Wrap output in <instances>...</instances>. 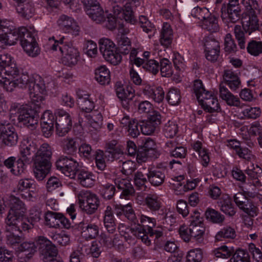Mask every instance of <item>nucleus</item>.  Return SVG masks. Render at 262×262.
<instances>
[{
    "instance_id": "6ab92c4d",
    "label": "nucleus",
    "mask_w": 262,
    "mask_h": 262,
    "mask_svg": "<svg viewBox=\"0 0 262 262\" xmlns=\"http://www.w3.org/2000/svg\"><path fill=\"white\" fill-rule=\"evenodd\" d=\"M115 184L118 189L122 191L121 197L125 198L132 195L135 192V190L130 181L126 179L121 178H116Z\"/></svg>"
},
{
    "instance_id": "bb28decb",
    "label": "nucleus",
    "mask_w": 262,
    "mask_h": 262,
    "mask_svg": "<svg viewBox=\"0 0 262 262\" xmlns=\"http://www.w3.org/2000/svg\"><path fill=\"white\" fill-rule=\"evenodd\" d=\"M145 204L152 212L160 210L162 206L161 198L156 193H149L145 199Z\"/></svg>"
},
{
    "instance_id": "a878e982",
    "label": "nucleus",
    "mask_w": 262,
    "mask_h": 262,
    "mask_svg": "<svg viewBox=\"0 0 262 262\" xmlns=\"http://www.w3.org/2000/svg\"><path fill=\"white\" fill-rule=\"evenodd\" d=\"M172 30L170 25L167 23H164L160 38L161 45L165 48H168L172 42Z\"/></svg>"
},
{
    "instance_id": "338daca9",
    "label": "nucleus",
    "mask_w": 262,
    "mask_h": 262,
    "mask_svg": "<svg viewBox=\"0 0 262 262\" xmlns=\"http://www.w3.org/2000/svg\"><path fill=\"white\" fill-rule=\"evenodd\" d=\"M144 69L156 75L159 70V63L154 59H150L149 61H146L144 64Z\"/></svg>"
},
{
    "instance_id": "49530a36",
    "label": "nucleus",
    "mask_w": 262,
    "mask_h": 262,
    "mask_svg": "<svg viewBox=\"0 0 262 262\" xmlns=\"http://www.w3.org/2000/svg\"><path fill=\"white\" fill-rule=\"evenodd\" d=\"M234 252V250L226 246H223L214 249L213 251L214 255L218 258H228Z\"/></svg>"
},
{
    "instance_id": "4c0bfd02",
    "label": "nucleus",
    "mask_w": 262,
    "mask_h": 262,
    "mask_svg": "<svg viewBox=\"0 0 262 262\" xmlns=\"http://www.w3.org/2000/svg\"><path fill=\"white\" fill-rule=\"evenodd\" d=\"M67 162L63 173L71 179L75 178L76 172H78L79 163L72 158H69Z\"/></svg>"
},
{
    "instance_id": "1a4fd4ad",
    "label": "nucleus",
    "mask_w": 262,
    "mask_h": 262,
    "mask_svg": "<svg viewBox=\"0 0 262 262\" xmlns=\"http://www.w3.org/2000/svg\"><path fill=\"white\" fill-rule=\"evenodd\" d=\"M80 209L88 214L94 213L97 210L100 201L98 197L89 191H82L78 195Z\"/></svg>"
},
{
    "instance_id": "f3484780",
    "label": "nucleus",
    "mask_w": 262,
    "mask_h": 262,
    "mask_svg": "<svg viewBox=\"0 0 262 262\" xmlns=\"http://www.w3.org/2000/svg\"><path fill=\"white\" fill-rule=\"evenodd\" d=\"M242 28L245 33L251 35L259 29V20L256 13H246L243 23Z\"/></svg>"
},
{
    "instance_id": "680f3d73",
    "label": "nucleus",
    "mask_w": 262,
    "mask_h": 262,
    "mask_svg": "<svg viewBox=\"0 0 262 262\" xmlns=\"http://www.w3.org/2000/svg\"><path fill=\"white\" fill-rule=\"evenodd\" d=\"M134 182L136 186L139 189L145 190L146 188L145 183H147L146 177L141 171H137L134 176Z\"/></svg>"
},
{
    "instance_id": "7c9ffc66",
    "label": "nucleus",
    "mask_w": 262,
    "mask_h": 262,
    "mask_svg": "<svg viewBox=\"0 0 262 262\" xmlns=\"http://www.w3.org/2000/svg\"><path fill=\"white\" fill-rule=\"evenodd\" d=\"M86 14L94 21L97 24L103 22L106 18L103 10L100 6H95V7L86 10Z\"/></svg>"
},
{
    "instance_id": "e2e57ef3",
    "label": "nucleus",
    "mask_w": 262,
    "mask_h": 262,
    "mask_svg": "<svg viewBox=\"0 0 262 262\" xmlns=\"http://www.w3.org/2000/svg\"><path fill=\"white\" fill-rule=\"evenodd\" d=\"M103 56L107 61L113 65H117L121 62L122 59L121 55L117 53L115 50L111 51L108 54H105Z\"/></svg>"
},
{
    "instance_id": "72a5a7b5",
    "label": "nucleus",
    "mask_w": 262,
    "mask_h": 262,
    "mask_svg": "<svg viewBox=\"0 0 262 262\" xmlns=\"http://www.w3.org/2000/svg\"><path fill=\"white\" fill-rule=\"evenodd\" d=\"M17 3L18 4L16 6V11L21 16L28 19L33 16L35 10L32 4L30 3L24 4V2Z\"/></svg>"
},
{
    "instance_id": "7ed1b4c3",
    "label": "nucleus",
    "mask_w": 262,
    "mask_h": 262,
    "mask_svg": "<svg viewBox=\"0 0 262 262\" xmlns=\"http://www.w3.org/2000/svg\"><path fill=\"white\" fill-rule=\"evenodd\" d=\"M9 112V118L12 121H14L17 117L18 122L27 127H33L37 124L38 111L32 105L12 103Z\"/></svg>"
},
{
    "instance_id": "774afa93",
    "label": "nucleus",
    "mask_w": 262,
    "mask_h": 262,
    "mask_svg": "<svg viewBox=\"0 0 262 262\" xmlns=\"http://www.w3.org/2000/svg\"><path fill=\"white\" fill-rule=\"evenodd\" d=\"M236 262H250V256L248 252L242 249L237 250L233 255Z\"/></svg>"
},
{
    "instance_id": "6e6d98bb",
    "label": "nucleus",
    "mask_w": 262,
    "mask_h": 262,
    "mask_svg": "<svg viewBox=\"0 0 262 262\" xmlns=\"http://www.w3.org/2000/svg\"><path fill=\"white\" fill-rule=\"evenodd\" d=\"M261 112L258 107H247L242 112L245 118L248 119H256L260 115Z\"/></svg>"
},
{
    "instance_id": "2f4dec72",
    "label": "nucleus",
    "mask_w": 262,
    "mask_h": 262,
    "mask_svg": "<svg viewBox=\"0 0 262 262\" xmlns=\"http://www.w3.org/2000/svg\"><path fill=\"white\" fill-rule=\"evenodd\" d=\"M116 41L119 52L124 55L128 54L131 49L129 39L123 34H118L116 36Z\"/></svg>"
},
{
    "instance_id": "4be33fe9",
    "label": "nucleus",
    "mask_w": 262,
    "mask_h": 262,
    "mask_svg": "<svg viewBox=\"0 0 262 262\" xmlns=\"http://www.w3.org/2000/svg\"><path fill=\"white\" fill-rule=\"evenodd\" d=\"M223 78L226 84L232 91L238 89L241 85V81L236 73L231 70H226L224 71Z\"/></svg>"
},
{
    "instance_id": "f704fd0d",
    "label": "nucleus",
    "mask_w": 262,
    "mask_h": 262,
    "mask_svg": "<svg viewBox=\"0 0 262 262\" xmlns=\"http://www.w3.org/2000/svg\"><path fill=\"white\" fill-rule=\"evenodd\" d=\"M190 232L191 233L192 239L198 243H201L204 240L205 228L204 224L189 225Z\"/></svg>"
},
{
    "instance_id": "13d9d810",
    "label": "nucleus",
    "mask_w": 262,
    "mask_h": 262,
    "mask_svg": "<svg viewBox=\"0 0 262 262\" xmlns=\"http://www.w3.org/2000/svg\"><path fill=\"white\" fill-rule=\"evenodd\" d=\"M160 71L163 77H170L172 74V70L170 61L166 58L160 61Z\"/></svg>"
},
{
    "instance_id": "4468645a",
    "label": "nucleus",
    "mask_w": 262,
    "mask_h": 262,
    "mask_svg": "<svg viewBox=\"0 0 262 262\" xmlns=\"http://www.w3.org/2000/svg\"><path fill=\"white\" fill-rule=\"evenodd\" d=\"M37 149V144L29 138L24 139L20 143L19 147V157L24 160L26 164L33 161V155Z\"/></svg>"
},
{
    "instance_id": "3c124183",
    "label": "nucleus",
    "mask_w": 262,
    "mask_h": 262,
    "mask_svg": "<svg viewBox=\"0 0 262 262\" xmlns=\"http://www.w3.org/2000/svg\"><path fill=\"white\" fill-rule=\"evenodd\" d=\"M241 3L245 8L246 13H256L255 10L259 13L260 8L257 0H242Z\"/></svg>"
},
{
    "instance_id": "2eb2a0df",
    "label": "nucleus",
    "mask_w": 262,
    "mask_h": 262,
    "mask_svg": "<svg viewBox=\"0 0 262 262\" xmlns=\"http://www.w3.org/2000/svg\"><path fill=\"white\" fill-rule=\"evenodd\" d=\"M60 28L66 33H70L74 36L79 34L80 28L74 19L66 15H61L58 21Z\"/></svg>"
},
{
    "instance_id": "de8ad7c7",
    "label": "nucleus",
    "mask_w": 262,
    "mask_h": 262,
    "mask_svg": "<svg viewBox=\"0 0 262 262\" xmlns=\"http://www.w3.org/2000/svg\"><path fill=\"white\" fill-rule=\"evenodd\" d=\"M205 52L211 53V51H220V43L211 37L207 36L204 39Z\"/></svg>"
},
{
    "instance_id": "5fc2aeb1",
    "label": "nucleus",
    "mask_w": 262,
    "mask_h": 262,
    "mask_svg": "<svg viewBox=\"0 0 262 262\" xmlns=\"http://www.w3.org/2000/svg\"><path fill=\"white\" fill-rule=\"evenodd\" d=\"M100 191L104 199L110 200L115 194V187L113 184L107 183L102 185Z\"/></svg>"
},
{
    "instance_id": "f03ea898",
    "label": "nucleus",
    "mask_w": 262,
    "mask_h": 262,
    "mask_svg": "<svg viewBox=\"0 0 262 262\" xmlns=\"http://www.w3.org/2000/svg\"><path fill=\"white\" fill-rule=\"evenodd\" d=\"M52 155V148L48 143H44L39 147L37 146V149L33 157V170L37 180H43L49 173Z\"/></svg>"
},
{
    "instance_id": "052dcab7",
    "label": "nucleus",
    "mask_w": 262,
    "mask_h": 262,
    "mask_svg": "<svg viewBox=\"0 0 262 262\" xmlns=\"http://www.w3.org/2000/svg\"><path fill=\"white\" fill-rule=\"evenodd\" d=\"M240 209L251 217L256 216L258 212V208L250 200L241 206Z\"/></svg>"
},
{
    "instance_id": "ea45409f",
    "label": "nucleus",
    "mask_w": 262,
    "mask_h": 262,
    "mask_svg": "<svg viewBox=\"0 0 262 262\" xmlns=\"http://www.w3.org/2000/svg\"><path fill=\"white\" fill-rule=\"evenodd\" d=\"M205 214L206 219L213 223L221 224L225 220L223 215L213 209L208 208Z\"/></svg>"
},
{
    "instance_id": "ddd939ff",
    "label": "nucleus",
    "mask_w": 262,
    "mask_h": 262,
    "mask_svg": "<svg viewBox=\"0 0 262 262\" xmlns=\"http://www.w3.org/2000/svg\"><path fill=\"white\" fill-rule=\"evenodd\" d=\"M1 138H2L3 143L7 146H13L17 142L18 136L15 129L8 120L0 121Z\"/></svg>"
},
{
    "instance_id": "4d7b16f0",
    "label": "nucleus",
    "mask_w": 262,
    "mask_h": 262,
    "mask_svg": "<svg viewBox=\"0 0 262 262\" xmlns=\"http://www.w3.org/2000/svg\"><path fill=\"white\" fill-rule=\"evenodd\" d=\"M178 128L177 125L173 121H169L164 127L163 131L165 137L172 138L177 133Z\"/></svg>"
},
{
    "instance_id": "a211bd4d",
    "label": "nucleus",
    "mask_w": 262,
    "mask_h": 262,
    "mask_svg": "<svg viewBox=\"0 0 262 262\" xmlns=\"http://www.w3.org/2000/svg\"><path fill=\"white\" fill-rule=\"evenodd\" d=\"M77 103L80 108L85 112L89 113L94 108V102L86 92L79 90L77 92Z\"/></svg>"
},
{
    "instance_id": "a18cd8bd",
    "label": "nucleus",
    "mask_w": 262,
    "mask_h": 262,
    "mask_svg": "<svg viewBox=\"0 0 262 262\" xmlns=\"http://www.w3.org/2000/svg\"><path fill=\"white\" fill-rule=\"evenodd\" d=\"M245 31L240 25H236L234 28V34L237 41L238 45L241 49L246 48Z\"/></svg>"
},
{
    "instance_id": "09e8293b",
    "label": "nucleus",
    "mask_w": 262,
    "mask_h": 262,
    "mask_svg": "<svg viewBox=\"0 0 262 262\" xmlns=\"http://www.w3.org/2000/svg\"><path fill=\"white\" fill-rule=\"evenodd\" d=\"M166 99L168 103L171 105H176L181 101L180 91L177 89H170L166 95Z\"/></svg>"
},
{
    "instance_id": "f257e3e1",
    "label": "nucleus",
    "mask_w": 262,
    "mask_h": 262,
    "mask_svg": "<svg viewBox=\"0 0 262 262\" xmlns=\"http://www.w3.org/2000/svg\"><path fill=\"white\" fill-rule=\"evenodd\" d=\"M8 86V92H12L16 87L21 88L28 86L30 97L33 101H41L44 99L46 86L43 79L39 76L29 74L28 72H22L15 82Z\"/></svg>"
},
{
    "instance_id": "412c9836",
    "label": "nucleus",
    "mask_w": 262,
    "mask_h": 262,
    "mask_svg": "<svg viewBox=\"0 0 262 262\" xmlns=\"http://www.w3.org/2000/svg\"><path fill=\"white\" fill-rule=\"evenodd\" d=\"M78 138L67 137L60 141V146L63 151L68 155H73L77 151L78 147Z\"/></svg>"
},
{
    "instance_id": "cd10ccee",
    "label": "nucleus",
    "mask_w": 262,
    "mask_h": 262,
    "mask_svg": "<svg viewBox=\"0 0 262 262\" xmlns=\"http://www.w3.org/2000/svg\"><path fill=\"white\" fill-rule=\"evenodd\" d=\"M77 180L80 185L85 187H91L95 181V176L91 172L83 169L78 172Z\"/></svg>"
},
{
    "instance_id": "393cba45",
    "label": "nucleus",
    "mask_w": 262,
    "mask_h": 262,
    "mask_svg": "<svg viewBox=\"0 0 262 262\" xmlns=\"http://www.w3.org/2000/svg\"><path fill=\"white\" fill-rule=\"evenodd\" d=\"M81 230V236L87 240L94 239L99 234V227L95 224H83Z\"/></svg>"
},
{
    "instance_id": "423d86ee",
    "label": "nucleus",
    "mask_w": 262,
    "mask_h": 262,
    "mask_svg": "<svg viewBox=\"0 0 262 262\" xmlns=\"http://www.w3.org/2000/svg\"><path fill=\"white\" fill-rule=\"evenodd\" d=\"M9 206L10 210L5 219V222L18 223L24 228L28 225H33L26 216L27 209L25 204L18 198L13 195L9 197Z\"/></svg>"
},
{
    "instance_id": "0e129e2a",
    "label": "nucleus",
    "mask_w": 262,
    "mask_h": 262,
    "mask_svg": "<svg viewBox=\"0 0 262 262\" xmlns=\"http://www.w3.org/2000/svg\"><path fill=\"white\" fill-rule=\"evenodd\" d=\"M140 222L142 226L148 227V231L151 232L152 228L156 226V219L146 215L141 214L140 217Z\"/></svg>"
},
{
    "instance_id": "bf43d9fd",
    "label": "nucleus",
    "mask_w": 262,
    "mask_h": 262,
    "mask_svg": "<svg viewBox=\"0 0 262 262\" xmlns=\"http://www.w3.org/2000/svg\"><path fill=\"white\" fill-rule=\"evenodd\" d=\"M140 126L141 133L145 135H150L152 134L157 127L151 122L144 120L140 122Z\"/></svg>"
},
{
    "instance_id": "a19ab883",
    "label": "nucleus",
    "mask_w": 262,
    "mask_h": 262,
    "mask_svg": "<svg viewBox=\"0 0 262 262\" xmlns=\"http://www.w3.org/2000/svg\"><path fill=\"white\" fill-rule=\"evenodd\" d=\"M86 117L91 126L96 129L100 128L102 125L103 117L100 112L94 111Z\"/></svg>"
},
{
    "instance_id": "58836bf2",
    "label": "nucleus",
    "mask_w": 262,
    "mask_h": 262,
    "mask_svg": "<svg viewBox=\"0 0 262 262\" xmlns=\"http://www.w3.org/2000/svg\"><path fill=\"white\" fill-rule=\"evenodd\" d=\"M246 49L251 56H259L262 54V41L252 39L248 42Z\"/></svg>"
},
{
    "instance_id": "c9c22d12",
    "label": "nucleus",
    "mask_w": 262,
    "mask_h": 262,
    "mask_svg": "<svg viewBox=\"0 0 262 262\" xmlns=\"http://www.w3.org/2000/svg\"><path fill=\"white\" fill-rule=\"evenodd\" d=\"M208 16L202 18L203 27L205 29L211 32H215L219 30V26L217 18L213 15L207 13Z\"/></svg>"
},
{
    "instance_id": "f8f14e48",
    "label": "nucleus",
    "mask_w": 262,
    "mask_h": 262,
    "mask_svg": "<svg viewBox=\"0 0 262 262\" xmlns=\"http://www.w3.org/2000/svg\"><path fill=\"white\" fill-rule=\"evenodd\" d=\"M3 28V34L0 36V42L4 45H13L18 39H21L23 33H21V27L16 29L9 21V24L2 25Z\"/></svg>"
},
{
    "instance_id": "69168bd1",
    "label": "nucleus",
    "mask_w": 262,
    "mask_h": 262,
    "mask_svg": "<svg viewBox=\"0 0 262 262\" xmlns=\"http://www.w3.org/2000/svg\"><path fill=\"white\" fill-rule=\"evenodd\" d=\"M136 169V164L131 160L122 162L121 171L125 175L128 176L134 171Z\"/></svg>"
},
{
    "instance_id": "c756f323",
    "label": "nucleus",
    "mask_w": 262,
    "mask_h": 262,
    "mask_svg": "<svg viewBox=\"0 0 262 262\" xmlns=\"http://www.w3.org/2000/svg\"><path fill=\"white\" fill-rule=\"evenodd\" d=\"M245 171L254 186L260 187L262 186V169L258 166L253 168L248 167Z\"/></svg>"
},
{
    "instance_id": "20e7f679",
    "label": "nucleus",
    "mask_w": 262,
    "mask_h": 262,
    "mask_svg": "<svg viewBox=\"0 0 262 262\" xmlns=\"http://www.w3.org/2000/svg\"><path fill=\"white\" fill-rule=\"evenodd\" d=\"M64 37L55 40L54 37L49 39L51 49L57 51L58 48L62 54V62L68 67L75 66L80 58V52L78 49L70 42L64 41Z\"/></svg>"
},
{
    "instance_id": "37998d69",
    "label": "nucleus",
    "mask_w": 262,
    "mask_h": 262,
    "mask_svg": "<svg viewBox=\"0 0 262 262\" xmlns=\"http://www.w3.org/2000/svg\"><path fill=\"white\" fill-rule=\"evenodd\" d=\"M99 44L100 52L103 56L115 50V43L108 38H101L99 41Z\"/></svg>"
},
{
    "instance_id": "473e14b6",
    "label": "nucleus",
    "mask_w": 262,
    "mask_h": 262,
    "mask_svg": "<svg viewBox=\"0 0 262 262\" xmlns=\"http://www.w3.org/2000/svg\"><path fill=\"white\" fill-rule=\"evenodd\" d=\"M221 210L229 216H233L235 214V209L232 204L231 199L228 196L222 197L217 202Z\"/></svg>"
},
{
    "instance_id": "603ef678",
    "label": "nucleus",
    "mask_w": 262,
    "mask_h": 262,
    "mask_svg": "<svg viewBox=\"0 0 262 262\" xmlns=\"http://www.w3.org/2000/svg\"><path fill=\"white\" fill-rule=\"evenodd\" d=\"M224 50L228 53H235L237 51V46L230 33L226 35L224 38Z\"/></svg>"
},
{
    "instance_id": "c03bdc74",
    "label": "nucleus",
    "mask_w": 262,
    "mask_h": 262,
    "mask_svg": "<svg viewBox=\"0 0 262 262\" xmlns=\"http://www.w3.org/2000/svg\"><path fill=\"white\" fill-rule=\"evenodd\" d=\"M202 105L205 110L210 113L217 112L220 109L218 100L214 96L204 100Z\"/></svg>"
},
{
    "instance_id": "b1692460",
    "label": "nucleus",
    "mask_w": 262,
    "mask_h": 262,
    "mask_svg": "<svg viewBox=\"0 0 262 262\" xmlns=\"http://www.w3.org/2000/svg\"><path fill=\"white\" fill-rule=\"evenodd\" d=\"M95 79L101 85L108 84L111 81L109 70L104 66L97 68L95 70Z\"/></svg>"
},
{
    "instance_id": "8fccbe9b",
    "label": "nucleus",
    "mask_w": 262,
    "mask_h": 262,
    "mask_svg": "<svg viewBox=\"0 0 262 262\" xmlns=\"http://www.w3.org/2000/svg\"><path fill=\"white\" fill-rule=\"evenodd\" d=\"M21 31L23 35L20 39V43L23 49L26 45H32L34 43H37L34 37L26 28L21 27Z\"/></svg>"
},
{
    "instance_id": "9d476101",
    "label": "nucleus",
    "mask_w": 262,
    "mask_h": 262,
    "mask_svg": "<svg viewBox=\"0 0 262 262\" xmlns=\"http://www.w3.org/2000/svg\"><path fill=\"white\" fill-rule=\"evenodd\" d=\"M221 11L223 19H226L227 22L235 23L241 17L239 0H229L227 6L225 4L222 5Z\"/></svg>"
},
{
    "instance_id": "0eeeda50",
    "label": "nucleus",
    "mask_w": 262,
    "mask_h": 262,
    "mask_svg": "<svg viewBox=\"0 0 262 262\" xmlns=\"http://www.w3.org/2000/svg\"><path fill=\"white\" fill-rule=\"evenodd\" d=\"M6 243L9 246L14 248L18 247V245L22 243L25 238L23 236L15 234L14 232L18 231L21 233L23 231H28L31 229L33 225H28L27 227H23L18 223L5 222Z\"/></svg>"
},
{
    "instance_id": "5701e85b",
    "label": "nucleus",
    "mask_w": 262,
    "mask_h": 262,
    "mask_svg": "<svg viewBox=\"0 0 262 262\" xmlns=\"http://www.w3.org/2000/svg\"><path fill=\"white\" fill-rule=\"evenodd\" d=\"M220 97L225 100L228 105L238 106L240 105L239 98L233 95L225 86L220 85Z\"/></svg>"
},
{
    "instance_id": "aec40b11",
    "label": "nucleus",
    "mask_w": 262,
    "mask_h": 262,
    "mask_svg": "<svg viewBox=\"0 0 262 262\" xmlns=\"http://www.w3.org/2000/svg\"><path fill=\"white\" fill-rule=\"evenodd\" d=\"M165 170L157 168L150 170L147 174L149 182L153 186H158L163 184L165 178Z\"/></svg>"
},
{
    "instance_id": "c85d7f7f",
    "label": "nucleus",
    "mask_w": 262,
    "mask_h": 262,
    "mask_svg": "<svg viewBox=\"0 0 262 262\" xmlns=\"http://www.w3.org/2000/svg\"><path fill=\"white\" fill-rule=\"evenodd\" d=\"M62 213L48 210L45 214V221L50 228H60L59 223Z\"/></svg>"
},
{
    "instance_id": "e433bc0d",
    "label": "nucleus",
    "mask_w": 262,
    "mask_h": 262,
    "mask_svg": "<svg viewBox=\"0 0 262 262\" xmlns=\"http://www.w3.org/2000/svg\"><path fill=\"white\" fill-rule=\"evenodd\" d=\"M39 236L37 237L36 238V245L34 243L31 242H24L18 247V250L21 252L25 253V254L27 255L28 258L31 257L36 252L37 247L38 248L37 245L36 241Z\"/></svg>"
},
{
    "instance_id": "9b49d317",
    "label": "nucleus",
    "mask_w": 262,
    "mask_h": 262,
    "mask_svg": "<svg viewBox=\"0 0 262 262\" xmlns=\"http://www.w3.org/2000/svg\"><path fill=\"white\" fill-rule=\"evenodd\" d=\"M56 115V131L60 137L65 136L72 127V119L70 115L63 110L58 109L55 112Z\"/></svg>"
},
{
    "instance_id": "6e6552de",
    "label": "nucleus",
    "mask_w": 262,
    "mask_h": 262,
    "mask_svg": "<svg viewBox=\"0 0 262 262\" xmlns=\"http://www.w3.org/2000/svg\"><path fill=\"white\" fill-rule=\"evenodd\" d=\"M36 243L40 258L43 262H62L55 258L57 255V249L47 237L39 236Z\"/></svg>"
},
{
    "instance_id": "79ce46f5",
    "label": "nucleus",
    "mask_w": 262,
    "mask_h": 262,
    "mask_svg": "<svg viewBox=\"0 0 262 262\" xmlns=\"http://www.w3.org/2000/svg\"><path fill=\"white\" fill-rule=\"evenodd\" d=\"M236 236L234 229L230 226H226L219 231L215 236L216 241H221L224 238H234Z\"/></svg>"
},
{
    "instance_id": "dca6fc26",
    "label": "nucleus",
    "mask_w": 262,
    "mask_h": 262,
    "mask_svg": "<svg viewBox=\"0 0 262 262\" xmlns=\"http://www.w3.org/2000/svg\"><path fill=\"white\" fill-rule=\"evenodd\" d=\"M138 226L135 228H130L121 224L118 226V230L121 236H124L127 241L130 240L133 235L141 239L147 232L140 224Z\"/></svg>"
},
{
    "instance_id": "39448f33",
    "label": "nucleus",
    "mask_w": 262,
    "mask_h": 262,
    "mask_svg": "<svg viewBox=\"0 0 262 262\" xmlns=\"http://www.w3.org/2000/svg\"><path fill=\"white\" fill-rule=\"evenodd\" d=\"M20 74L17 66L12 62L10 55L0 56V83L5 90L7 91L9 84L14 82Z\"/></svg>"
},
{
    "instance_id": "864d4df0",
    "label": "nucleus",
    "mask_w": 262,
    "mask_h": 262,
    "mask_svg": "<svg viewBox=\"0 0 262 262\" xmlns=\"http://www.w3.org/2000/svg\"><path fill=\"white\" fill-rule=\"evenodd\" d=\"M202 251L200 248L189 250L187 254L186 262H201L202 259Z\"/></svg>"
}]
</instances>
